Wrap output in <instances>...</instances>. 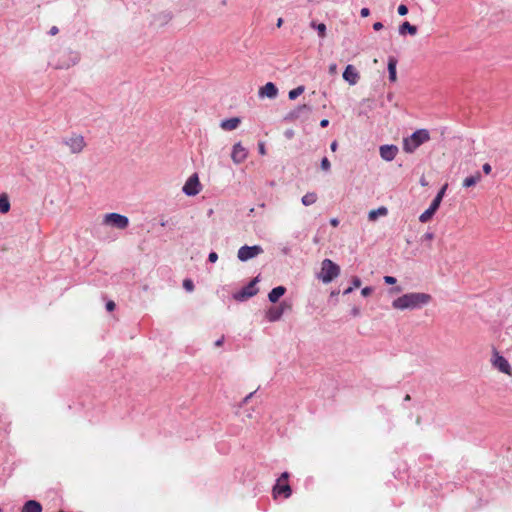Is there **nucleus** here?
Masks as SVG:
<instances>
[{"label": "nucleus", "mask_w": 512, "mask_h": 512, "mask_svg": "<svg viewBox=\"0 0 512 512\" xmlns=\"http://www.w3.org/2000/svg\"><path fill=\"white\" fill-rule=\"evenodd\" d=\"M432 300V296L423 292H411L392 301V307L397 310H414L421 309L428 305Z\"/></svg>", "instance_id": "nucleus-1"}, {"label": "nucleus", "mask_w": 512, "mask_h": 512, "mask_svg": "<svg viewBox=\"0 0 512 512\" xmlns=\"http://www.w3.org/2000/svg\"><path fill=\"white\" fill-rule=\"evenodd\" d=\"M430 139L428 130L419 129L413 132L409 137L403 139V150L406 153H413L419 146Z\"/></svg>", "instance_id": "nucleus-2"}, {"label": "nucleus", "mask_w": 512, "mask_h": 512, "mask_svg": "<svg viewBox=\"0 0 512 512\" xmlns=\"http://www.w3.org/2000/svg\"><path fill=\"white\" fill-rule=\"evenodd\" d=\"M340 274V267L330 259H324L321 264V272L319 279L323 283L328 284L332 282Z\"/></svg>", "instance_id": "nucleus-3"}, {"label": "nucleus", "mask_w": 512, "mask_h": 512, "mask_svg": "<svg viewBox=\"0 0 512 512\" xmlns=\"http://www.w3.org/2000/svg\"><path fill=\"white\" fill-rule=\"evenodd\" d=\"M103 223L105 225H109L117 229L124 230L129 225V219L125 215L112 212L104 216Z\"/></svg>", "instance_id": "nucleus-4"}, {"label": "nucleus", "mask_w": 512, "mask_h": 512, "mask_svg": "<svg viewBox=\"0 0 512 512\" xmlns=\"http://www.w3.org/2000/svg\"><path fill=\"white\" fill-rule=\"evenodd\" d=\"M62 143L69 147L70 152L78 154L83 151L86 146L85 139L82 135L73 134L70 137L64 138Z\"/></svg>", "instance_id": "nucleus-5"}, {"label": "nucleus", "mask_w": 512, "mask_h": 512, "mask_svg": "<svg viewBox=\"0 0 512 512\" xmlns=\"http://www.w3.org/2000/svg\"><path fill=\"white\" fill-rule=\"evenodd\" d=\"M263 253V248L260 245L248 246L244 245L239 248L237 257L240 261L246 262Z\"/></svg>", "instance_id": "nucleus-6"}, {"label": "nucleus", "mask_w": 512, "mask_h": 512, "mask_svg": "<svg viewBox=\"0 0 512 512\" xmlns=\"http://www.w3.org/2000/svg\"><path fill=\"white\" fill-rule=\"evenodd\" d=\"M259 277H255L253 280L249 282L248 285L243 287L240 291L234 294V299L237 301H245L258 293V289L255 288V285L258 283Z\"/></svg>", "instance_id": "nucleus-7"}, {"label": "nucleus", "mask_w": 512, "mask_h": 512, "mask_svg": "<svg viewBox=\"0 0 512 512\" xmlns=\"http://www.w3.org/2000/svg\"><path fill=\"white\" fill-rule=\"evenodd\" d=\"M80 61V55L77 52L68 51L55 64L56 69H69Z\"/></svg>", "instance_id": "nucleus-8"}, {"label": "nucleus", "mask_w": 512, "mask_h": 512, "mask_svg": "<svg viewBox=\"0 0 512 512\" xmlns=\"http://www.w3.org/2000/svg\"><path fill=\"white\" fill-rule=\"evenodd\" d=\"M182 191L187 196H195L201 191V184L196 173L188 178Z\"/></svg>", "instance_id": "nucleus-9"}, {"label": "nucleus", "mask_w": 512, "mask_h": 512, "mask_svg": "<svg viewBox=\"0 0 512 512\" xmlns=\"http://www.w3.org/2000/svg\"><path fill=\"white\" fill-rule=\"evenodd\" d=\"M492 365L497 368L500 372L507 374L509 376L512 375V368L507 361L506 358H504L502 355L499 354L498 351L494 350L493 353V359H492Z\"/></svg>", "instance_id": "nucleus-10"}, {"label": "nucleus", "mask_w": 512, "mask_h": 512, "mask_svg": "<svg viewBox=\"0 0 512 512\" xmlns=\"http://www.w3.org/2000/svg\"><path fill=\"white\" fill-rule=\"evenodd\" d=\"M290 305L285 301L281 302L279 306L270 307L266 311V318L269 322H276L281 319L284 311L289 309Z\"/></svg>", "instance_id": "nucleus-11"}, {"label": "nucleus", "mask_w": 512, "mask_h": 512, "mask_svg": "<svg viewBox=\"0 0 512 512\" xmlns=\"http://www.w3.org/2000/svg\"><path fill=\"white\" fill-rule=\"evenodd\" d=\"M398 151H399L398 147L393 144L381 145L379 148L380 157L387 162L394 160Z\"/></svg>", "instance_id": "nucleus-12"}, {"label": "nucleus", "mask_w": 512, "mask_h": 512, "mask_svg": "<svg viewBox=\"0 0 512 512\" xmlns=\"http://www.w3.org/2000/svg\"><path fill=\"white\" fill-rule=\"evenodd\" d=\"M248 151L244 148L240 142L233 145L231 158L235 164H240L247 158Z\"/></svg>", "instance_id": "nucleus-13"}, {"label": "nucleus", "mask_w": 512, "mask_h": 512, "mask_svg": "<svg viewBox=\"0 0 512 512\" xmlns=\"http://www.w3.org/2000/svg\"><path fill=\"white\" fill-rule=\"evenodd\" d=\"M343 79L350 85H356L360 79V75L357 69L353 65L349 64L343 72Z\"/></svg>", "instance_id": "nucleus-14"}, {"label": "nucleus", "mask_w": 512, "mask_h": 512, "mask_svg": "<svg viewBox=\"0 0 512 512\" xmlns=\"http://www.w3.org/2000/svg\"><path fill=\"white\" fill-rule=\"evenodd\" d=\"M312 111V107L308 104L299 105L294 110H292L288 116L287 119L290 120H296L299 119L302 116H308Z\"/></svg>", "instance_id": "nucleus-15"}, {"label": "nucleus", "mask_w": 512, "mask_h": 512, "mask_svg": "<svg viewBox=\"0 0 512 512\" xmlns=\"http://www.w3.org/2000/svg\"><path fill=\"white\" fill-rule=\"evenodd\" d=\"M278 95V89L276 85L272 82L266 83L263 87L259 89L260 97H267L270 99L276 98Z\"/></svg>", "instance_id": "nucleus-16"}, {"label": "nucleus", "mask_w": 512, "mask_h": 512, "mask_svg": "<svg viewBox=\"0 0 512 512\" xmlns=\"http://www.w3.org/2000/svg\"><path fill=\"white\" fill-rule=\"evenodd\" d=\"M42 510L41 503L36 500L26 501L21 508V512H42Z\"/></svg>", "instance_id": "nucleus-17"}, {"label": "nucleus", "mask_w": 512, "mask_h": 512, "mask_svg": "<svg viewBox=\"0 0 512 512\" xmlns=\"http://www.w3.org/2000/svg\"><path fill=\"white\" fill-rule=\"evenodd\" d=\"M285 292L286 288L284 286H277L269 292L268 299L271 303H276L285 294Z\"/></svg>", "instance_id": "nucleus-18"}, {"label": "nucleus", "mask_w": 512, "mask_h": 512, "mask_svg": "<svg viewBox=\"0 0 512 512\" xmlns=\"http://www.w3.org/2000/svg\"><path fill=\"white\" fill-rule=\"evenodd\" d=\"M397 63H398V61L394 56H390L388 58V73H389V80L391 82H395L397 80V74H396Z\"/></svg>", "instance_id": "nucleus-19"}, {"label": "nucleus", "mask_w": 512, "mask_h": 512, "mask_svg": "<svg viewBox=\"0 0 512 512\" xmlns=\"http://www.w3.org/2000/svg\"><path fill=\"white\" fill-rule=\"evenodd\" d=\"M240 122V118L233 117L223 120L220 124V127L224 130L230 131L236 129L239 126Z\"/></svg>", "instance_id": "nucleus-20"}, {"label": "nucleus", "mask_w": 512, "mask_h": 512, "mask_svg": "<svg viewBox=\"0 0 512 512\" xmlns=\"http://www.w3.org/2000/svg\"><path fill=\"white\" fill-rule=\"evenodd\" d=\"M273 493L275 495L283 494L285 498H288L291 495L292 490L288 483H284V484L276 483V485L273 488Z\"/></svg>", "instance_id": "nucleus-21"}, {"label": "nucleus", "mask_w": 512, "mask_h": 512, "mask_svg": "<svg viewBox=\"0 0 512 512\" xmlns=\"http://www.w3.org/2000/svg\"><path fill=\"white\" fill-rule=\"evenodd\" d=\"M415 35L417 33V27L410 24L408 21L403 22L399 26V34L405 35V34Z\"/></svg>", "instance_id": "nucleus-22"}, {"label": "nucleus", "mask_w": 512, "mask_h": 512, "mask_svg": "<svg viewBox=\"0 0 512 512\" xmlns=\"http://www.w3.org/2000/svg\"><path fill=\"white\" fill-rule=\"evenodd\" d=\"M481 179L480 172H476L474 175L466 177L463 181V187L469 188L476 185Z\"/></svg>", "instance_id": "nucleus-23"}, {"label": "nucleus", "mask_w": 512, "mask_h": 512, "mask_svg": "<svg viewBox=\"0 0 512 512\" xmlns=\"http://www.w3.org/2000/svg\"><path fill=\"white\" fill-rule=\"evenodd\" d=\"M317 198L318 197L315 192H308L302 197L301 202L304 206H310L317 201Z\"/></svg>", "instance_id": "nucleus-24"}, {"label": "nucleus", "mask_w": 512, "mask_h": 512, "mask_svg": "<svg viewBox=\"0 0 512 512\" xmlns=\"http://www.w3.org/2000/svg\"><path fill=\"white\" fill-rule=\"evenodd\" d=\"M10 201L6 194L0 195V212L5 214L8 213L10 210Z\"/></svg>", "instance_id": "nucleus-25"}, {"label": "nucleus", "mask_w": 512, "mask_h": 512, "mask_svg": "<svg viewBox=\"0 0 512 512\" xmlns=\"http://www.w3.org/2000/svg\"><path fill=\"white\" fill-rule=\"evenodd\" d=\"M387 213H388V210H387V208H386V207H379V208H378V209H376V210H371V211L369 212V214H368V218H369V220H370V221H374V220H376V219H377V217H378L379 215L384 216V215H386Z\"/></svg>", "instance_id": "nucleus-26"}, {"label": "nucleus", "mask_w": 512, "mask_h": 512, "mask_svg": "<svg viewBox=\"0 0 512 512\" xmlns=\"http://www.w3.org/2000/svg\"><path fill=\"white\" fill-rule=\"evenodd\" d=\"M305 90L304 86H298L292 90L289 91L288 97L290 100H295L297 97H299Z\"/></svg>", "instance_id": "nucleus-27"}, {"label": "nucleus", "mask_w": 512, "mask_h": 512, "mask_svg": "<svg viewBox=\"0 0 512 512\" xmlns=\"http://www.w3.org/2000/svg\"><path fill=\"white\" fill-rule=\"evenodd\" d=\"M311 26L317 30L320 38H325L326 36V25L324 23L316 24L315 22L311 23Z\"/></svg>", "instance_id": "nucleus-28"}, {"label": "nucleus", "mask_w": 512, "mask_h": 512, "mask_svg": "<svg viewBox=\"0 0 512 512\" xmlns=\"http://www.w3.org/2000/svg\"><path fill=\"white\" fill-rule=\"evenodd\" d=\"M434 214L435 212L432 209L428 208L419 216V221L422 223H426L433 217Z\"/></svg>", "instance_id": "nucleus-29"}, {"label": "nucleus", "mask_w": 512, "mask_h": 512, "mask_svg": "<svg viewBox=\"0 0 512 512\" xmlns=\"http://www.w3.org/2000/svg\"><path fill=\"white\" fill-rule=\"evenodd\" d=\"M183 287L188 292H192L194 290V283L191 279H185L183 281Z\"/></svg>", "instance_id": "nucleus-30"}, {"label": "nucleus", "mask_w": 512, "mask_h": 512, "mask_svg": "<svg viewBox=\"0 0 512 512\" xmlns=\"http://www.w3.org/2000/svg\"><path fill=\"white\" fill-rule=\"evenodd\" d=\"M321 169L324 170V171H329L330 168H331V164H330V161L328 160L327 157H324L322 160H321Z\"/></svg>", "instance_id": "nucleus-31"}, {"label": "nucleus", "mask_w": 512, "mask_h": 512, "mask_svg": "<svg viewBox=\"0 0 512 512\" xmlns=\"http://www.w3.org/2000/svg\"><path fill=\"white\" fill-rule=\"evenodd\" d=\"M447 187H448V184H444L441 189L438 191V193L436 194L435 198L436 199H439V200H443V197L445 195V192L447 190Z\"/></svg>", "instance_id": "nucleus-32"}, {"label": "nucleus", "mask_w": 512, "mask_h": 512, "mask_svg": "<svg viewBox=\"0 0 512 512\" xmlns=\"http://www.w3.org/2000/svg\"><path fill=\"white\" fill-rule=\"evenodd\" d=\"M441 200L434 198L429 206L434 212H436L441 204Z\"/></svg>", "instance_id": "nucleus-33"}, {"label": "nucleus", "mask_w": 512, "mask_h": 512, "mask_svg": "<svg viewBox=\"0 0 512 512\" xmlns=\"http://www.w3.org/2000/svg\"><path fill=\"white\" fill-rule=\"evenodd\" d=\"M397 12L400 16H405L408 13V7L404 4L398 6Z\"/></svg>", "instance_id": "nucleus-34"}, {"label": "nucleus", "mask_w": 512, "mask_h": 512, "mask_svg": "<svg viewBox=\"0 0 512 512\" xmlns=\"http://www.w3.org/2000/svg\"><path fill=\"white\" fill-rule=\"evenodd\" d=\"M208 260L211 263H215L218 260V254L214 251L210 252L208 255Z\"/></svg>", "instance_id": "nucleus-35"}, {"label": "nucleus", "mask_w": 512, "mask_h": 512, "mask_svg": "<svg viewBox=\"0 0 512 512\" xmlns=\"http://www.w3.org/2000/svg\"><path fill=\"white\" fill-rule=\"evenodd\" d=\"M372 292H373V288H372V287H369V286L364 287V288L361 290V294H362V296H364V297L369 296Z\"/></svg>", "instance_id": "nucleus-36"}, {"label": "nucleus", "mask_w": 512, "mask_h": 512, "mask_svg": "<svg viewBox=\"0 0 512 512\" xmlns=\"http://www.w3.org/2000/svg\"><path fill=\"white\" fill-rule=\"evenodd\" d=\"M396 278L393 276H384V282L389 285H393L396 283Z\"/></svg>", "instance_id": "nucleus-37"}, {"label": "nucleus", "mask_w": 512, "mask_h": 512, "mask_svg": "<svg viewBox=\"0 0 512 512\" xmlns=\"http://www.w3.org/2000/svg\"><path fill=\"white\" fill-rule=\"evenodd\" d=\"M361 286V279L357 276L353 277L352 278V287L353 288H358Z\"/></svg>", "instance_id": "nucleus-38"}, {"label": "nucleus", "mask_w": 512, "mask_h": 512, "mask_svg": "<svg viewBox=\"0 0 512 512\" xmlns=\"http://www.w3.org/2000/svg\"><path fill=\"white\" fill-rule=\"evenodd\" d=\"M289 478L288 472H283L281 476L278 478L277 483H281L282 481H287Z\"/></svg>", "instance_id": "nucleus-39"}, {"label": "nucleus", "mask_w": 512, "mask_h": 512, "mask_svg": "<svg viewBox=\"0 0 512 512\" xmlns=\"http://www.w3.org/2000/svg\"><path fill=\"white\" fill-rule=\"evenodd\" d=\"M328 71H329L330 74H336V72H337V64L336 63H331L329 65Z\"/></svg>", "instance_id": "nucleus-40"}, {"label": "nucleus", "mask_w": 512, "mask_h": 512, "mask_svg": "<svg viewBox=\"0 0 512 512\" xmlns=\"http://www.w3.org/2000/svg\"><path fill=\"white\" fill-rule=\"evenodd\" d=\"M482 170L485 174H490L492 168H491V165L489 163H485L483 166H482Z\"/></svg>", "instance_id": "nucleus-41"}, {"label": "nucleus", "mask_w": 512, "mask_h": 512, "mask_svg": "<svg viewBox=\"0 0 512 512\" xmlns=\"http://www.w3.org/2000/svg\"><path fill=\"white\" fill-rule=\"evenodd\" d=\"M115 306H116V305H115L114 301H108V302L106 303V309H107L108 311H110V312H111V311H113V310L115 309Z\"/></svg>", "instance_id": "nucleus-42"}, {"label": "nucleus", "mask_w": 512, "mask_h": 512, "mask_svg": "<svg viewBox=\"0 0 512 512\" xmlns=\"http://www.w3.org/2000/svg\"><path fill=\"white\" fill-rule=\"evenodd\" d=\"M284 135L287 139H291L294 137V131L292 129H287Z\"/></svg>", "instance_id": "nucleus-43"}, {"label": "nucleus", "mask_w": 512, "mask_h": 512, "mask_svg": "<svg viewBox=\"0 0 512 512\" xmlns=\"http://www.w3.org/2000/svg\"><path fill=\"white\" fill-rule=\"evenodd\" d=\"M369 14H370V10L368 8H366V7L362 8L361 11H360V15L362 17H367V16H369Z\"/></svg>", "instance_id": "nucleus-44"}, {"label": "nucleus", "mask_w": 512, "mask_h": 512, "mask_svg": "<svg viewBox=\"0 0 512 512\" xmlns=\"http://www.w3.org/2000/svg\"><path fill=\"white\" fill-rule=\"evenodd\" d=\"M382 28H383V24H382L381 22H375V23L373 24V29H374L375 31H379V30H381Z\"/></svg>", "instance_id": "nucleus-45"}, {"label": "nucleus", "mask_w": 512, "mask_h": 512, "mask_svg": "<svg viewBox=\"0 0 512 512\" xmlns=\"http://www.w3.org/2000/svg\"><path fill=\"white\" fill-rule=\"evenodd\" d=\"M255 392H256V391L249 393V394H248V395L243 399L242 404H246V403H248V401H250V399H251V398H252V396L255 394Z\"/></svg>", "instance_id": "nucleus-46"}, {"label": "nucleus", "mask_w": 512, "mask_h": 512, "mask_svg": "<svg viewBox=\"0 0 512 512\" xmlns=\"http://www.w3.org/2000/svg\"><path fill=\"white\" fill-rule=\"evenodd\" d=\"M351 314L354 316V317H357L360 315V309L358 307H353L352 310H351Z\"/></svg>", "instance_id": "nucleus-47"}, {"label": "nucleus", "mask_w": 512, "mask_h": 512, "mask_svg": "<svg viewBox=\"0 0 512 512\" xmlns=\"http://www.w3.org/2000/svg\"><path fill=\"white\" fill-rule=\"evenodd\" d=\"M58 32H59V29L56 26L51 27L49 30V34L52 36L56 35Z\"/></svg>", "instance_id": "nucleus-48"}, {"label": "nucleus", "mask_w": 512, "mask_h": 512, "mask_svg": "<svg viewBox=\"0 0 512 512\" xmlns=\"http://www.w3.org/2000/svg\"><path fill=\"white\" fill-rule=\"evenodd\" d=\"M290 251H291V249L288 246H284L283 248H281V252L283 255H289Z\"/></svg>", "instance_id": "nucleus-49"}, {"label": "nucleus", "mask_w": 512, "mask_h": 512, "mask_svg": "<svg viewBox=\"0 0 512 512\" xmlns=\"http://www.w3.org/2000/svg\"><path fill=\"white\" fill-rule=\"evenodd\" d=\"M223 343H224V336H222L220 339H218L217 341H215L214 345H215L216 347H220V346H222V345H223Z\"/></svg>", "instance_id": "nucleus-50"}, {"label": "nucleus", "mask_w": 512, "mask_h": 512, "mask_svg": "<svg viewBox=\"0 0 512 512\" xmlns=\"http://www.w3.org/2000/svg\"><path fill=\"white\" fill-rule=\"evenodd\" d=\"M328 125H329V120H328V119H322V120L320 121V126H321L322 128H325V127H327Z\"/></svg>", "instance_id": "nucleus-51"}, {"label": "nucleus", "mask_w": 512, "mask_h": 512, "mask_svg": "<svg viewBox=\"0 0 512 512\" xmlns=\"http://www.w3.org/2000/svg\"><path fill=\"white\" fill-rule=\"evenodd\" d=\"M330 224L333 227H337L339 225V220L337 218H332V219H330Z\"/></svg>", "instance_id": "nucleus-52"}, {"label": "nucleus", "mask_w": 512, "mask_h": 512, "mask_svg": "<svg viewBox=\"0 0 512 512\" xmlns=\"http://www.w3.org/2000/svg\"><path fill=\"white\" fill-rule=\"evenodd\" d=\"M259 153L264 155L266 153L264 143L259 144Z\"/></svg>", "instance_id": "nucleus-53"}, {"label": "nucleus", "mask_w": 512, "mask_h": 512, "mask_svg": "<svg viewBox=\"0 0 512 512\" xmlns=\"http://www.w3.org/2000/svg\"><path fill=\"white\" fill-rule=\"evenodd\" d=\"M337 147H338V143L337 141H333L330 145V149L335 152L337 150Z\"/></svg>", "instance_id": "nucleus-54"}, {"label": "nucleus", "mask_w": 512, "mask_h": 512, "mask_svg": "<svg viewBox=\"0 0 512 512\" xmlns=\"http://www.w3.org/2000/svg\"><path fill=\"white\" fill-rule=\"evenodd\" d=\"M353 289H354V288H353L352 286H351V287H348L347 289H345V290L343 291V294H344V295H348V294H350V293L353 291Z\"/></svg>", "instance_id": "nucleus-55"}, {"label": "nucleus", "mask_w": 512, "mask_h": 512, "mask_svg": "<svg viewBox=\"0 0 512 512\" xmlns=\"http://www.w3.org/2000/svg\"><path fill=\"white\" fill-rule=\"evenodd\" d=\"M401 291H402V288H401V287H399V286H398V287H395V288H393V289H391V292H393V293H399V292H401Z\"/></svg>", "instance_id": "nucleus-56"}, {"label": "nucleus", "mask_w": 512, "mask_h": 512, "mask_svg": "<svg viewBox=\"0 0 512 512\" xmlns=\"http://www.w3.org/2000/svg\"><path fill=\"white\" fill-rule=\"evenodd\" d=\"M424 237H425L426 240H431L433 238V234L432 233H426L424 235Z\"/></svg>", "instance_id": "nucleus-57"}, {"label": "nucleus", "mask_w": 512, "mask_h": 512, "mask_svg": "<svg viewBox=\"0 0 512 512\" xmlns=\"http://www.w3.org/2000/svg\"><path fill=\"white\" fill-rule=\"evenodd\" d=\"M282 24H283V19H282V18H279V19L277 20L276 26H277L278 28H280V27L282 26Z\"/></svg>", "instance_id": "nucleus-58"}, {"label": "nucleus", "mask_w": 512, "mask_h": 512, "mask_svg": "<svg viewBox=\"0 0 512 512\" xmlns=\"http://www.w3.org/2000/svg\"><path fill=\"white\" fill-rule=\"evenodd\" d=\"M410 399H411V397H410V395H409V394H407V395L405 396V398H404V400H405V401H409Z\"/></svg>", "instance_id": "nucleus-59"}]
</instances>
